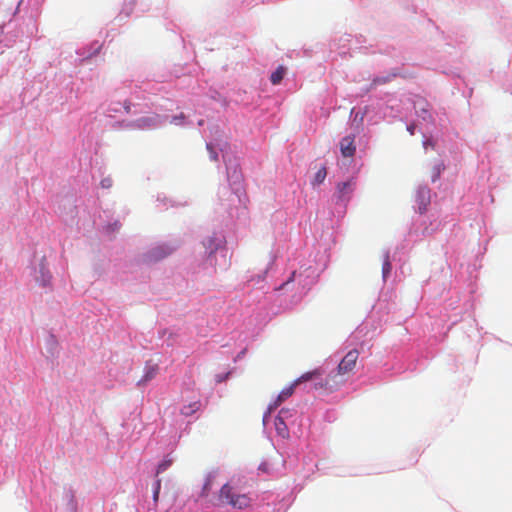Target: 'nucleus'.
<instances>
[{
	"label": "nucleus",
	"instance_id": "9b49d317",
	"mask_svg": "<svg viewBox=\"0 0 512 512\" xmlns=\"http://www.w3.org/2000/svg\"><path fill=\"white\" fill-rule=\"evenodd\" d=\"M200 406V401H194L188 405L183 406V408L181 409V413L185 416H191L200 409Z\"/></svg>",
	"mask_w": 512,
	"mask_h": 512
},
{
	"label": "nucleus",
	"instance_id": "f03ea898",
	"mask_svg": "<svg viewBox=\"0 0 512 512\" xmlns=\"http://www.w3.org/2000/svg\"><path fill=\"white\" fill-rule=\"evenodd\" d=\"M321 374H322V371L320 369H314L312 371H308V372L302 374L298 379H296L294 381V383L290 387L285 388L280 392V394L277 396V399L275 400V402L272 405H270L269 412H271L273 409L277 408L284 400L289 398L293 394L294 388L296 385H298L302 382H306L308 380H314Z\"/></svg>",
	"mask_w": 512,
	"mask_h": 512
},
{
	"label": "nucleus",
	"instance_id": "bb28decb",
	"mask_svg": "<svg viewBox=\"0 0 512 512\" xmlns=\"http://www.w3.org/2000/svg\"><path fill=\"white\" fill-rule=\"evenodd\" d=\"M102 186H103V187H108V186H109V185H108V182H106L105 180H104V181H102Z\"/></svg>",
	"mask_w": 512,
	"mask_h": 512
},
{
	"label": "nucleus",
	"instance_id": "a211bd4d",
	"mask_svg": "<svg viewBox=\"0 0 512 512\" xmlns=\"http://www.w3.org/2000/svg\"><path fill=\"white\" fill-rule=\"evenodd\" d=\"M41 272H42V280H41V284L43 286H46L50 283V280H51V275L49 274L48 271H44V267L42 266L41 268Z\"/></svg>",
	"mask_w": 512,
	"mask_h": 512
},
{
	"label": "nucleus",
	"instance_id": "7ed1b4c3",
	"mask_svg": "<svg viewBox=\"0 0 512 512\" xmlns=\"http://www.w3.org/2000/svg\"><path fill=\"white\" fill-rule=\"evenodd\" d=\"M174 250H175V247H172L167 244L157 245V246L151 248L144 255V261L147 263H154V262L160 261V260L164 259L165 257L169 256Z\"/></svg>",
	"mask_w": 512,
	"mask_h": 512
},
{
	"label": "nucleus",
	"instance_id": "cd10ccee",
	"mask_svg": "<svg viewBox=\"0 0 512 512\" xmlns=\"http://www.w3.org/2000/svg\"><path fill=\"white\" fill-rule=\"evenodd\" d=\"M408 130L410 131L411 134H413V128L412 127H409Z\"/></svg>",
	"mask_w": 512,
	"mask_h": 512
},
{
	"label": "nucleus",
	"instance_id": "f8f14e48",
	"mask_svg": "<svg viewBox=\"0 0 512 512\" xmlns=\"http://www.w3.org/2000/svg\"><path fill=\"white\" fill-rule=\"evenodd\" d=\"M285 72H286V69L283 67V66H279L276 71H274L272 74H271V77H270V81L273 85H278L284 75H285Z\"/></svg>",
	"mask_w": 512,
	"mask_h": 512
},
{
	"label": "nucleus",
	"instance_id": "ddd939ff",
	"mask_svg": "<svg viewBox=\"0 0 512 512\" xmlns=\"http://www.w3.org/2000/svg\"><path fill=\"white\" fill-rule=\"evenodd\" d=\"M326 176H327V171H326V168L323 166L316 172L314 179L312 181V184L319 185V184L323 183Z\"/></svg>",
	"mask_w": 512,
	"mask_h": 512
},
{
	"label": "nucleus",
	"instance_id": "1a4fd4ad",
	"mask_svg": "<svg viewBox=\"0 0 512 512\" xmlns=\"http://www.w3.org/2000/svg\"><path fill=\"white\" fill-rule=\"evenodd\" d=\"M158 370H159V368L156 364L146 365L144 375H143L142 379L138 381L137 385L138 386L145 385L147 382L154 379L156 377V375L158 374Z\"/></svg>",
	"mask_w": 512,
	"mask_h": 512
},
{
	"label": "nucleus",
	"instance_id": "423d86ee",
	"mask_svg": "<svg viewBox=\"0 0 512 512\" xmlns=\"http://www.w3.org/2000/svg\"><path fill=\"white\" fill-rule=\"evenodd\" d=\"M326 392H334L340 389L346 382V378L343 374L338 371L334 374L328 375L325 379Z\"/></svg>",
	"mask_w": 512,
	"mask_h": 512
},
{
	"label": "nucleus",
	"instance_id": "2eb2a0df",
	"mask_svg": "<svg viewBox=\"0 0 512 512\" xmlns=\"http://www.w3.org/2000/svg\"><path fill=\"white\" fill-rule=\"evenodd\" d=\"M391 269H392V265L389 260V255L387 254L385 256V260L382 265V273H383L384 278H386L389 275V273L391 272Z\"/></svg>",
	"mask_w": 512,
	"mask_h": 512
},
{
	"label": "nucleus",
	"instance_id": "a878e982",
	"mask_svg": "<svg viewBox=\"0 0 512 512\" xmlns=\"http://www.w3.org/2000/svg\"><path fill=\"white\" fill-rule=\"evenodd\" d=\"M102 186H103V187H108V186H109V185H108V182H106L105 180H104V181H102Z\"/></svg>",
	"mask_w": 512,
	"mask_h": 512
},
{
	"label": "nucleus",
	"instance_id": "aec40b11",
	"mask_svg": "<svg viewBox=\"0 0 512 512\" xmlns=\"http://www.w3.org/2000/svg\"><path fill=\"white\" fill-rule=\"evenodd\" d=\"M443 169H444V165L442 163L435 166L434 172H433V175H435V177L433 178V181L436 180V178L440 175V173Z\"/></svg>",
	"mask_w": 512,
	"mask_h": 512
},
{
	"label": "nucleus",
	"instance_id": "dca6fc26",
	"mask_svg": "<svg viewBox=\"0 0 512 512\" xmlns=\"http://www.w3.org/2000/svg\"><path fill=\"white\" fill-rule=\"evenodd\" d=\"M172 464V459H164L157 468V474L164 472Z\"/></svg>",
	"mask_w": 512,
	"mask_h": 512
},
{
	"label": "nucleus",
	"instance_id": "9d476101",
	"mask_svg": "<svg viewBox=\"0 0 512 512\" xmlns=\"http://www.w3.org/2000/svg\"><path fill=\"white\" fill-rule=\"evenodd\" d=\"M418 210L420 213H424L427 210V206L430 203V196L428 190H420L417 195Z\"/></svg>",
	"mask_w": 512,
	"mask_h": 512
},
{
	"label": "nucleus",
	"instance_id": "4be33fe9",
	"mask_svg": "<svg viewBox=\"0 0 512 512\" xmlns=\"http://www.w3.org/2000/svg\"><path fill=\"white\" fill-rule=\"evenodd\" d=\"M295 274H296V272H295V271H293V272H292V274H291V276L289 277V279H288L285 283H283L282 285H280L278 288H276V290H282V289L284 288V286H285V285H287V284H289L290 282L294 281Z\"/></svg>",
	"mask_w": 512,
	"mask_h": 512
},
{
	"label": "nucleus",
	"instance_id": "393cba45",
	"mask_svg": "<svg viewBox=\"0 0 512 512\" xmlns=\"http://www.w3.org/2000/svg\"><path fill=\"white\" fill-rule=\"evenodd\" d=\"M209 489H210V480H208L203 487L204 492L208 491Z\"/></svg>",
	"mask_w": 512,
	"mask_h": 512
},
{
	"label": "nucleus",
	"instance_id": "412c9836",
	"mask_svg": "<svg viewBox=\"0 0 512 512\" xmlns=\"http://www.w3.org/2000/svg\"><path fill=\"white\" fill-rule=\"evenodd\" d=\"M390 81V77H378L373 80L374 84H385Z\"/></svg>",
	"mask_w": 512,
	"mask_h": 512
},
{
	"label": "nucleus",
	"instance_id": "f257e3e1",
	"mask_svg": "<svg viewBox=\"0 0 512 512\" xmlns=\"http://www.w3.org/2000/svg\"><path fill=\"white\" fill-rule=\"evenodd\" d=\"M219 505H230L233 508L244 509L251 503L247 494H236L233 488L227 483L224 484L218 494Z\"/></svg>",
	"mask_w": 512,
	"mask_h": 512
},
{
	"label": "nucleus",
	"instance_id": "4468645a",
	"mask_svg": "<svg viewBox=\"0 0 512 512\" xmlns=\"http://www.w3.org/2000/svg\"><path fill=\"white\" fill-rule=\"evenodd\" d=\"M319 369L322 371V374L320 376H318L316 379L312 380L313 388L315 390H323L326 392V386H324L325 380L321 379L322 375L324 374V371L321 368H319Z\"/></svg>",
	"mask_w": 512,
	"mask_h": 512
},
{
	"label": "nucleus",
	"instance_id": "39448f33",
	"mask_svg": "<svg viewBox=\"0 0 512 512\" xmlns=\"http://www.w3.org/2000/svg\"><path fill=\"white\" fill-rule=\"evenodd\" d=\"M356 187V181L354 178H350L347 181L339 182L336 186L335 196L340 202H347L350 200L352 193Z\"/></svg>",
	"mask_w": 512,
	"mask_h": 512
},
{
	"label": "nucleus",
	"instance_id": "0eeeda50",
	"mask_svg": "<svg viewBox=\"0 0 512 512\" xmlns=\"http://www.w3.org/2000/svg\"><path fill=\"white\" fill-rule=\"evenodd\" d=\"M340 151L343 157H353L356 151L354 136H345L340 141Z\"/></svg>",
	"mask_w": 512,
	"mask_h": 512
},
{
	"label": "nucleus",
	"instance_id": "6ab92c4d",
	"mask_svg": "<svg viewBox=\"0 0 512 512\" xmlns=\"http://www.w3.org/2000/svg\"><path fill=\"white\" fill-rule=\"evenodd\" d=\"M207 149L210 152V158L212 160H214V161H217L218 160V154H217V152H215V150L213 149L211 144H207Z\"/></svg>",
	"mask_w": 512,
	"mask_h": 512
},
{
	"label": "nucleus",
	"instance_id": "f3484780",
	"mask_svg": "<svg viewBox=\"0 0 512 512\" xmlns=\"http://www.w3.org/2000/svg\"><path fill=\"white\" fill-rule=\"evenodd\" d=\"M160 488H161V480L157 479L156 482H155V487H154V492H153V500H154L155 503L158 502Z\"/></svg>",
	"mask_w": 512,
	"mask_h": 512
},
{
	"label": "nucleus",
	"instance_id": "5701e85b",
	"mask_svg": "<svg viewBox=\"0 0 512 512\" xmlns=\"http://www.w3.org/2000/svg\"><path fill=\"white\" fill-rule=\"evenodd\" d=\"M151 121H152L151 118H141L138 120V123H139L138 125L139 126L149 125Z\"/></svg>",
	"mask_w": 512,
	"mask_h": 512
},
{
	"label": "nucleus",
	"instance_id": "b1692460",
	"mask_svg": "<svg viewBox=\"0 0 512 512\" xmlns=\"http://www.w3.org/2000/svg\"><path fill=\"white\" fill-rule=\"evenodd\" d=\"M124 109L127 113L130 112V109H131V103L129 101H125L124 102Z\"/></svg>",
	"mask_w": 512,
	"mask_h": 512
},
{
	"label": "nucleus",
	"instance_id": "6e6552de",
	"mask_svg": "<svg viewBox=\"0 0 512 512\" xmlns=\"http://www.w3.org/2000/svg\"><path fill=\"white\" fill-rule=\"evenodd\" d=\"M288 413V410L282 409L280 410L279 415L275 419L276 431L283 438H287L289 436V430L285 423V418L287 417Z\"/></svg>",
	"mask_w": 512,
	"mask_h": 512
},
{
	"label": "nucleus",
	"instance_id": "20e7f679",
	"mask_svg": "<svg viewBox=\"0 0 512 512\" xmlns=\"http://www.w3.org/2000/svg\"><path fill=\"white\" fill-rule=\"evenodd\" d=\"M359 358V351L357 349H352L346 353V355L342 358L340 363L338 364L337 370L340 374L344 376L350 374L354 368L356 367V363Z\"/></svg>",
	"mask_w": 512,
	"mask_h": 512
}]
</instances>
